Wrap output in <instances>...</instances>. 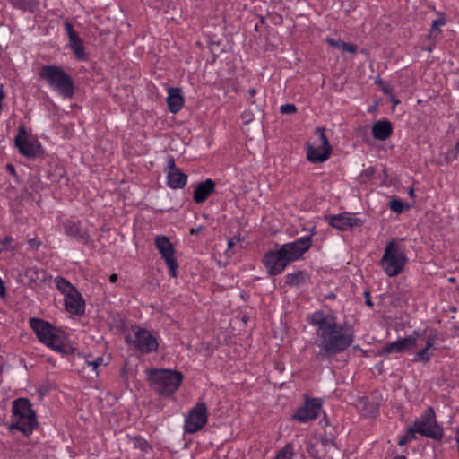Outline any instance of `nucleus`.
Instances as JSON below:
<instances>
[{
  "instance_id": "nucleus-1",
  "label": "nucleus",
  "mask_w": 459,
  "mask_h": 459,
  "mask_svg": "<svg viewBox=\"0 0 459 459\" xmlns=\"http://www.w3.org/2000/svg\"><path fill=\"white\" fill-rule=\"evenodd\" d=\"M307 322L316 327L314 343L318 348L316 357L319 360L333 359L345 351L354 342L353 332L350 326L337 323L333 313L326 314L317 310L307 316Z\"/></svg>"
},
{
  "instance_id": "nucleus-2",
  "label": "nucleus",
  "mask_w": 459,
  "mask_h": 459,
  "mask_svg": "<svg viewBox=\"0 0 459 459\" xmlns=\"http://www.w3.org/2000/svg\"><path fill=\"white\" fill-rule=\"evenodd\" d=\"M312 235L283 245L275 244L276 248L266 252L262 260L268 274H281L290 264L300 259L312 246Z\"/></svg>"
},
{
  "instance_id": "nucleus-3",
  "label": "nucleus",
  "mask_w": 459,
  "mask_h": 459,
  "mask_svg": "<svg viewBox=\"0 0 459 459\" xmlns=\"http://www.w3.org/2000/svg\"><path fill=\"white\" fill-rule=\"evenodd\" d=\"M30 326L40 342L61 354L69 353L70 347L65 343L66 336L63 331L37 317L30 319Z\"/></svg>"
},
{
  "instance_id": "nucleus-4",
  "label": "nucleus",
  "mask_w": 459,
  "mask_h": 459,
  "mask_svg": "<svg viewBox=\"0 0 459 459\" xmlns=\"http://www.w3.org/2000/svg\"><path fill=\"white\" fill-rule=\"evenodd\" d=\"M36 412L31 408V403L27 398H17L12 403V421L9 430L21 431L25 437H29L38 428Z\"/></svg>"
},
{
  "instance_id": "nucleus-5",
  "label": "nucleus",
  "mask_w": 459,
  "mask_h": 459,
  "mask_svg": "<svg viewBox=\"0 0 459 459\" xmlns=\"http://www.w3.org/2000/svg\"><path fill=\"white\" fill-rule=\"evenodd\" d=\"M184 376L180 371L153 368L149 372L152 388L160 395L169 397L181 385Z\"/></svg>"
},
{
  "instance_id": "nucleus-6",
  "label": "nucleus",
  "mask_w": 459,
  "mask_h": 459,
  "mask_svg": "<svg viewBox=\"0 0 459 459\" xmlns=\"http://www.w3.org/2000/svg\"><path fill=\"white\" fill-rule=\"evenodd\" d=\"M39 75L62 97H73L74 92L73 79L62 67L56 65H45L40 68Z\"/></svg>"
},
{
  "instance_id": "nucleus-7",
  "label": "nucleus",
  "mask_w": 459,
  "mask_h": 459,
  "mask_svg": "<svg viewBox=\"0 0 459 459\" xmlns=\"http://www.w3.org/2000/svg\"><path fill=\"white\" fill-rule=\"evenodd\" d=\"M407 257L403 250L391 240L387 243L385 253L381 258V266L389 277L398 275L403 270Z\"/></svg>"
},
{
  "instance_id": "nucleus-8",
  "label": "nucleus",
  "mask_w": 459,
  "mask_h": 459,
  "mask_svg": "<svg viewBox=\"0 0 459 459\" xmlns=\"http://www.w3.org/2000/svg\"><path fill=\"white\" fill-rule=\"evenodd\" d=\"M418 434L435 440H440L443 437V429L437 424L436 413L431 406L417 418L412 425Z\"/></svg>"
},
{
  "instance_id": "nucleus-9",
  "label": "nucleus",
  "mask_w": 459,
  "mask_h": 459,
  "mask_svg": "<svg viewBox=\"0 0 459 459\" xmlns=\"http://www.w3.org/2000/svg\"><path fill=\"white\" fill-rule=\"evenodd\" d=\"M207 406L204 402H198L189 411L184 421V431L194 434L201 430L207 423Z\"/></svg>"
},
{
  "instance_id": "nucleus-10",
  "label": "nucleus",
  "mask_w": 459,
  "mask_h": 459,
  "mask_svg": "<svg viewBox=\"0 0 459 459\" xmlns=\"http://www.w3.org/2000/svg\"><path fill=\"white\" fill-rule=\"evenodd\" d=\"M126 342L132 343L134 347L143 354L154 352L159 348L156 337L147 329L136 327L134 337H126Z\"/></svg>"
},
{
  "instance_id": "nucleus-11",
  "label": "nucleus",
  "mask_w": 459,
  "mask_h": 459,
  "mask_svg": "<svg viewBox=\"0 0 459 459\" xmlns=\"http://www.w3.org/2000/svg\"><path fill=\"white\" fill-rule=\"evenodd\" d=\"M155 247L161 255V257L165 261L171 277L176 278L178 276V264L175 257V247L170 242L169 238L163 235H158L154 241Z\"/></svg>"
},
{
  "instance_id": "nucleus-12",
  "label": "nucleus",
  "mask_w": 459,
  "mask_h": 459,
  "mask_svg": "<svg viewBox=\"0 0 459 459\" xmlns=\"http://www.w3.org/2000/svg\"><path fill=\"white\" fill-rule=\"evenodd\" d=\"M325 221L333 228L339 230H351L361 226L364 221L360 218L354 217L351 213L343 212L336 215H326Z\"/></svg>"
},
{
  "instance_id": "nucleus-13",
  "label": "nucleus",
  "mask_w": 459,
  "mask_h": 459,
  "mask_svg": "<svg viewBox=\"0 0 459 459\" xmlns=\"http://www.w3.org/2000/svg\"><path fill=\"white\" fill-rule=\"evenodd\" d=\"M322 403L319 399H308L292 415L294 420L305 423L316 420L321 410Z\"/></svg>"
},
{
  "instance_id": "nucleus-14",
  "label": "nucleus",
  "mask_w": 459,
  "mask_h": 459,
  "mask_svg": "<svg viewBox=\"0 0 459 459\" xmlns=\"http://www.w3.org/2000/svg\"><path fill=\"white\" fill-rule=\"evenodd\" d=\"M15 146L19 152L28 159H35L43 154L41 144L38 141H30L27 138L17 135L14 139Z\"/></svg>"
},
{
  "instance_id": "nucleus-15",
  "label": "nucleus",
  "mask_w": 459,
  "mask_h": 459,
  "mask_svg": "<svg viewBox=\"0 0 459 459\" xmlns=\"http://www.w3.org/2000/svg\"><path fill=\"white\" fill-rule=\"evenodd\" d=\"M413 346V338H400L395 342L385 343L381 351H379L378 355L384 356L392 353H404L410 350H412Z\"/></svg>"
},
{
  "instance_id": "nucleus-16",
  "label": "nucleus",
  "mask_w": 459,
  "mask_h": 459,
  "mask_svg": "<svg viewBox=\"0 0 459 459\" xmlns=\"http://www.w3.org/2000/svg\"><path fill=\"white\" fill-rule=\"evenodd\" d=\"M65 234L77 240L78 242L87 245L91 240L88 230L82 227L81 222L68 221L65 224Z\"/></svg>"
},
{
  "instance_id": "nucleus-17",
  "label": "nucleus",
  "mask_w": 459,
  "mask_h": 459,
  "mask_svg": "<svg viewBox=\"0 0 459 459\" xmlns=\"http://www.w3.org/2000/svg\"><path fill=\"white\" fill-rule=\"evenodd\" d=\"M215 182L211 178H207L206 180L198 183L193 193L194 201L196 204L205 202L208 197L215 192Z\"/></svg>"
},
{
  "instance_id": "nucleus-18",
  "label": "nucleus",
  "mask_w": 459,
  "mask_h": 459,
  "mask_svg": "<svg viewBox=\"0 0 459 459\" xmlns=\"http://www.w3.org/2000/svg\"><path fill=\"white\" fill-rule=\"evenodd\" d=\"M84 300L77 290H75V293L65 296V307L71 314L82 315L84 313Z\"/></svg>"
},
{
  "instance_id": "nucleus-19",
  "label": "nucleus",
  "mask_w": 459,
  "mask_h": 459,
  "mask_svg": "<svg viewBox=\"0 0 459 459\" xmlns=\"http://www.w3.org/2000/svg\"><path fill=\"white\" fill-rule=\"evenodd\" d=\"M167 103L171 113H178L183 107L184 98L179 88H169L167 97Z\"/></svg>"
},
{
  "instance_id": "nucleus-20",
  "label": "nucleus",
  "mask_w": 459,
  "mask_h": 459,
  "mask_svg": "<svg viewBox=\"0 0 459 459\" xmlns=\"http://www.w3.org/2000/svg\"><path fill=\"white\" fill-rule=\"evenodd\" d=\"M393 132L392 124L386 120H379L372 126V134L378 141H385Z\"/></svg>"
},
{
  "instance_id": "nucleus-21",
  "label": "nucleus",
  "mask_w": 459,
  "mask_h": 459,
  "mask_svg": "<svg viewBox=\"0 0 459 459\" xmlns=\"http://www.w3.org/2000/svg\"><path fill=\"white\" fill-rule=\"evenodd\" d=\"M187 175L179 169L174 172H168L167 184L172 189H181L187 183Z\"/></svg>"
},
{
  "instance_id": "nucleus-22",
  "label": "nucleus",
  "mask_w": 459,
  "mask_h": 459,
  "mask_svg": "<svg viewBox=\"0 0 459 459\" xmlns=\"http://www.w3.org/2000/svg\"><path fill=\"white\" fill-rule=\"evenodd\" d=\"M436 339V335L428 336L426 340V346L414 355L412 360L414 362H421L424 364L429 362L432 356L429 351L434 346Z\"/></svg>"
},
{
  "instance_id": "nucleus-23",
  "label": "nucleus",
  "mask_w": 459,
  "mask_h": 459,
  "mask_svg": "<svg viewBox=\"0 0 459 459\" xmlns=\"http://www.w3.org/2000/svg\"><path fill=\"white\" fill-rule=\"evenodd\" d=\"M69 46L77 60H79V61H87L88 60L89 57L85 51V48L83 46V41L80 37L69 41Z\"/></svg>"
},
{
  "instance_id": "nucleus-24",
  "label": "nucleus",
  "mask_w": 459,
  "mask_h": 459,
  "mask_svg": "<svg viewBox=\"0 0 459 459\" xmlns=\"http://www.w3.org/2000/svg\"><path fill=\"white\" fill-rule=\"evenodd\" d=\"M307 273L304 270H299L295 273H288L285 276V283L289 286H298L306 282L307 280Z\"/></svg>"
},
{
  "instance_id": "nucleus-25",
  "label": "nucleus",
  "mask_w": 459,
  "mask_h": 459,
  "mask_svg": "<svg viewBox=\"0 0 459 459\" xmlns=\"http://www.w3.org/2000/svg\"><path fill=\"white\" fill-rule=\"evenodd\" d=\"M445 24L446 19L443 14H440V16L437 19L432 22L428 35L429 40L435 41L442 31L441 27L444 26Z\"/></svg>"
},
{
  "instance_id": "nucleus-26",
  "label": "nucleus",
  "mask_w": 459,
  "mask_h": 459,
  "mask_svg": "<svg viewBox=\"0 0 459 459\" xmlns=\"http://www.w3.org/2000/svg\"><path fill=\"white\" fill-rule=\"evenodd\" d=\"M12 4L17 9L30 13H34L39 6L38 0H12Z\"/></svg>"
},
{
  "instance_id": "nucleus-27",
  "label": "nucleus",
  "mask_w": 459,
  "mask_h": 459,
  "mask_svg": "<svg viewBox=\"0 0 459 459\" xmlns=\"http://www.w3.org/2000/svg\"><path fill=\"white\" fill-rule=\"evenodd\" d=\"M56 287L65 296H67L70 293H75V288L64 277L58 276L55 279Z\"/></svg>"
},
{
  "instance_id": "nucleus-28",
  "label": "nucleus",
  "mask_w": 459,
  "mask_h": 459,
  "mask_svg": "<svg viewBox=\"0 0 459 459\" xmlns=\"http://www.w3.org/2000/svg\"><path fill=\"white\" fill-rule=\"evenodd\" d=\"M316 133L318 134L319 140L321 141L322 147L324 150L325 157L323 158V160H328V158L330 157L331 152H332V146L325 134V129L322 127H317Z\"/></svg>"
},
{
  "instance_id": "nucleus-29",
  "label": "nucleus",
  "mask_w": 459,
  "mask_h": 459,
  "mask_svg": "<svg viewBox=\"0 0 459 459\" xmlns=\"http://www.w3.org/2000/svg\"><path fill=\"white\" fill-rule=\"evenodd\" d=\"M45 272L43 270H39L37 267H28L24 271L25 277L30 282H37L39 281H44Z\"/></svg>"
},
{
  "instance_id": "nucleus-30",
  "label": "nucleus",
  "mask_w": 459,
  "mask_h": 459,
  "mask_svg": "<svg viewBox=\"0 0 459 459\" xmlns=\"http://www.w3.org/2000/svg\"><path fill=\"white\" fill-rule=\"evenodd\" d=\"M324 157H325L324 151L322 152H319L316 148H315L313 145L307 143V158L310 162H312V163L324 162L326 160H323Z\"/></svg>"
},
{
  "instance_id": "nucleus-31",
  "label": "nucleus",
  "mask_w": 459,
  "mask_h": 459,
  "mask_svg": "<svg viewBox=\"0 0 459 459\" xmlns=\"http://www.w3.org/2000/svg\"><path fill=\"white\" fill-rule=\"evenodd\" d=\"M389 208L392 212L400 214L403 212L404 210H408L410 208V205L406 203H403L401 200L398 199H393L389 202Z\"/></svg>"
},
{
  "instance_id": "nucleus-32",
  "label": "nucleus",
  "mask_w": 459,
  "mask_h": 459,
  "mask_svg": "<svg viewBox=\"0 0 459 459\" xmlns=\"http://www.w3.org/2000/svg\"><path fill=\"white\" fill-rule=\"evenodd\" d=\"M294 455L293 445L288 443L277 454L274 459H292Z\"/></svg>"
},
{
  "instance_id": "nucleus-33",
  "label": "nucleus",
  "mask_w": 459,
  "mask_h": 459,
  "mask_svg": "<svg viewBox=\"0 0 459 459\" xmlns=\"http://www.w3.org/2000/svg\"><path fill=\"white\" fill-rule=\"evenodd\" d=\"M104 362V359L102 357H97L92 360L86 359V364L88 367H91L92 368L93 373L95 376H98V368L102 365Z\"/></svg>"
},
{
  "instance_id": "nucleus-34",
  "label": "nucleus",
  "mask_w": 459,
  "mask_h": 459,
  "mask_svg": "<svg viewBox=\"0 0 459 459\" xmlns=\"http://www.w3.org/2000/svg\"><path fill=\"white\" fill-rule=\"evenodd\" d=\"M134 446L143 452H147L152 448L148 442L141 437L134 438Z\"/></svg>"
},
{
  "instance_id": "nucleus-35",
  "label": "nucleus",
  "mask_w": 459,
  "mask_h": 459,
  "mask_svg": "<svg viewBox=\"0 0 459 459\" xmlns=\"http://www.w3.org/2000/svg\"><path fill=\"white\" fill-rule=\"evenodd\" d=\"M65 29L66 30L69 41H71V40H73V39H74L79 37L77 32L74 30V26H73V24L71 22H65Z\"/></svg>"
},
{
  "instance_id": "nucleus-36",
  "label": "nucleus",
  "mask_w": 459,
  "mask_h": 459,
  "mask_svg": "<svg viewBox=\"0 0 459 459\" xmlns=\"http://www.w3.org/2000/svg\"><path fill=\"white\" fill-rule=\"evenodd\" d=\"M280 111L281 114L292 115L297 112V108L294 104H284L281 106Z\"/></svg>"
},
{
  "instance_id": "nucleus-37",
  "label": "nucleus",
  "mask_w": 459,
  "mask_h": 459,
  "mask_svg": "<svg viewBox=\"0 0 459 459\" xmlns=\"http://www.w3.org/2000/svg\"><path fill=\"white\" fill-rule=\"evenodd\" d=\"M320 443L322 444V446L324 447H328V446H336V444H335V441H334V438L333 437H327V436H324L320 438Z\"/></svg>"
},
{
  "instance_id": "nucleus-38",
  "label": "nucleus",
  "mask_w": 459,
  "mask_h": 459,
  "mask_svg": "<svg viewBox=\"0 0 459 459\" xmlns=\"http://www.w3.org/2000/svg\"><path fill=\"white\" fill-rule=\"evenodd\" d=\"M416 434H418V432L416 431V429L413 427H410L407 429V431L403 437H404V438L407 439L408 442H410V441L416 439Z\"/></svg>"
},
{
  "instance_id": "nucleus-39",
  "label": "nucleus",
  "mask_w": 459,
  "mask_h": 459,
  "mask_svg": "<svg viewBox=\"0 0 459 459\" xmlns=\"http://www.w3.org/2000/svg\"><path fill=\"white\" fill-rule=\"evenodd\" d=\"M342 48L343 52H349V53H356L358 47L355 44L352 43H346L343 41V44H342Z\"/></svg>"
},
{
  "instance_id": "nucleus-40",
  "label": "nucleus",
  "mask_w": 459,
  "mask_h": 459,
  "mask_svg": "<svg viewBox=\"0 0 459 459\" xmlns=\"http://www.w3.org/2000/svg\"><path fill=\"white\" fill-rule=\"evenodd\" d=\"M6 170L14 178L15 182H19V176L17 175V172L15 170V168L13 164L8 163L6 165Z\"/></svg>"
},
{
  "instance_id": "nucleus-41",
  "label": "nucleus",
  "mask_w": 459,
  "mask_h": 459,
  "mask_svg": "<svg viewBox=\"0 0 459 459\" xmlns=\"http://www.w3.org/2000/svg\"><path fill=\"white\" fill-rule=\"evenodd\" d=\"M168 172H174L178 169H179L176 164H175V160H174V158L169 156V159H168Z\"/></svg>"
},
{
  "instance_id": "nucleus-42",
  "label": "nucleus",
  "mask_w": 459,
  "mask_h": 459,
  "mask_svg": "<svg viewBox=\"0 0 459 459\" xmlns=\"http://www.w3.org/2000/svg\"><path fill=\"white\" fill-rule=\"evenodd\" d=\"M307 453L315 459H318L319 458V455H318V452L317 450L316 449V446L315 445H308L307 446Z\"/></svg>"
},
{
  "instance_id": "nucleus-43",
  "label": "nucleus",
  "mask_w": 459,
  "mask_h": 459,
  "mask_svg": "<svg viewBox=\"0 0 459 459\" xmlns=\"http://www.w3.org/2000/svg\"><path fill=\"white\" fill-rule=\"evenodd\" d=\"M326 42L331 46L334 48H342V44H343V41L342 40H336L332 38H328L326 39Z\"/></svg>"
},
{
  "instance_id": "nucleus-44",
  "label": "nucleus",
  "mask_w": 459,
  "mask_h": 459,
  "mask_svg": "<svg viewBox=\"0 0 459 459\" xmlns=\"http://www.w3.org/2000/svg\"><path fill=\"white\" fill-rule=\"evenodd\" d=\"M377 82L381 87V90L383 91V92L385 94H391L392 93L391 88L389 86L385 85L381 79H378Z\"/></svg>"
},
{
  "instance_id": "nucleus-45",
  "label": "nucleus",
  "mask_w": 459,
  "mask_h": 459,
  "mask_svg": "<svg viewBox=\"0 0 459 459\" xmlns=\"http://www.w3.org/2000/svg\"><path fill=\"white\" fill-rule=\"evenodd\" d=\"M421 336V333L420 332V330H414L412 334L410 335V336H407L406 338H413L414 339V346H413V349H415L417 347V340L418 338H420Z\"/></svg>"
},
{
  "instance_id": "nucleus-46",
  "label": "nucleus",
  "mask_w": 459,
  "mask_h": 459,
  "mask_svg": "<svg viewBox=\"0 0 459 459\" xmlns=\"http://www.w3.org/2000/svg\"><path fill=\"white\" fill-rule=\"evenodd\" d=\"M364 297H365V299H365V303H366V305H367L368 307H372L374 304H373V302H372V300H371V299H370V293H369V291H365V292H364Z\"/></svg>"
},
{
  "instance_id": "nucleus-47",
  "label": "nucleus",
  "mask_w": 459,
  "mask_h": 459,
  "mask_svg": "<svg viewBox=\"0 0 459 459\" xmlns=\"http://www.w3.org/2000/svg\"><path fill=\"white\" fill-rule=\"evenodd\" d=\"M257 91L256 89L255 88H252L248 91V94L250 96L249 98V102L252 104V105H255L256 100H252V98L256 94Z\"/></svg>"
},
{
  "instance_id": "nucleus-48",
  "label": "nucleus",
  "mask_w": 459,
  "mask_h": 459,
  "mask_svg": "<svg viewBox=\"0 0 459 459\" xmlns=\"http://www.w3.org/2000/svg\"><path fill=\"white\" fill-rule=\"evenodd\" d=\"M6 297V290L4 287V283L0 278V298H5Z\"/></svg>"
},
{
  "instance_id": "nucleus-49",
  "label": "nucleus",
  "mask_w": 459,
  "mask_h": 459,
  "mask_svg": "<svg viewBox=\"0 0 459 459\" xmlns=\"http://www.w3.org/2000/svg\"><path fill=\"white\" fill-rule=\"evenodd\" d=\"M454 152H455V150H450L449 152H447L446 153L445 160H446V163H449L455 159V158H452V155Z\"/></svg>"
},
{
  "instance_id": "nucleus-50",
  "label": "nucleus",
  "mask_w": 459,
  "mask_h": 459,
  "mask_svg": "<svg viewBox=\"0 0 459 459\" xmlns=\"http://www.w3.org/2000/svg\"><path fill=\"white\" fill-rule=\"evenodd\" d=\"M29 242H30V245L33 248H36V249H37V248H39V244H40V242H39V241H38V240H37V239H35V238L30 239Z\"/></svg>"
},
{
  "instance_id": "nucleus-51",
  "label": "nucleus",
  "mask_w": 459,
  "mask_h": 459,
  "mask_svg": "<svg viewBox=\"0 0 459 459\" xmlns=\"http://www.w3.org/2000/svg\"><path fill=\"white\" fill-rule=\"evenodd\" d=\"M365 172H366V175H368V176H373V175L375 174V172H376V169H375V168H374V167H368V168L365 170Z\"/></svg>"
},
{
  "instance_id": "nucleus-52",
  "label": "nucleus",
  "mask_w": 459,
  "mask_h": 459,
  "mask_svg": "<svg viewBox=\"0 0 459 459\" xmlns=\"http://www.w3.org/2000/svg\"><path fill=\"white\" fill-rule=\"evenodd\" d=\"M390 95H391V101L394 104V106L398 105L400 103V100L392 93Z\"/></svg>"
},
{
  "instance_id": "nucleus-53",
  "label": "nucleus",
  "mask_w": 459,
  "mask_h": 459,
  "mask_svg": "<svg viewBox=\"0 0 459 459\" xmlns=\"http://www.w3.org/2000/svg\"><path fill=\"white\" fill-rule=\"evenodd\" d=\"M407 443H408V441H407V439H406V438H404V437H403V436L402 437H400V439L398 440V445H399L400 446H404V445H405V444H407Z\"/></svg>"
},
{
  "instance_id": "nucleus-54",
  "label": "nucleus",
  "mask_w": 459,
  "mask_h": 459,
  "mask_svg": "<svg viewBox=\"0 0 459 459\" xmlns=\"http://www.w3.org/2000/svg\"><path fill=\"white\" fill-rule=\"evenodd\" d=\"M13 241V238L11 237H5L4 241L1 243L2 246L10 244Z\"/></svg>"
},
{
  "instance_id": "nucleus-55",
  "label": "nucleus",
  "mask_w": 459,
  "mask_h": 459,
  "mask_svg": "<svg viewBox=\"0 0 459 459\" xmlns=\"http://www.w3.org/2000/svg\"><path fill=\"white\" fill-rule=\"evenodd\" d=\"M26 134V129L24 126H20L19 127V134L18 135H21V137H22V135H25Z\"/></svg>"
},
{
  "instance_id": "nucleus-56",
  "label": "nucleus",
  "mask_w": 459,
  "mask_h": 459,
  "mask_svg": "<svg viewBox=\"0 0 459 459\" xmlns=\"http://www.w3.org/2000/svg\"><path fill=\"white\" fill-rule=\"evenodd\" d=\"M117 281V275L113 273L109 276V281L115 283Z\"/></svg>"
},
{
  "instance_id": "nucleus-57",
  "label": "nucleus",
  "mask_w": 459,
  "mask_h": 459,
  "mask_svg": "<svg viewBox=\"0 0 459 459\" xmlns=\"http://www.w3.org/2000/svg\"><path fill=\"white\" fill-rule=\"evenodd\" d=\"M235 245V241L233 239H230L228 241V248H231Z\"/></svg>"
},
{
  "instance_id": "nucleus-58",
  "label": "nucleus",
  "mask_w": 459,
  "mask_h": 459,
  "mask_svg": "<svg viewBox=\"0 0 459 459\" xmlns=\"http://www.w3.org/2000/svg\"><path fill=\"white\" fill-rule=\"evenodd\" d=\"M200 230H201V228H198V229H191V230H190V233H191L192 235H194V234H197V233L200 231Z\"/></svg>"
},
{
  "instance_id": "nucleus-59",
  "label": "nucleus",
  "mask_w": 459,
  "mask_h": 459,
  "mask_svg": "<svg viewBox=\"0 0 459 459\" xmlns=\"http://www.w3.org/2000/svg\"><path fill=\"white\" fill-rule=\"evenodd\" d=\"M336 298V295L333 292H331L327 295V299H334Z\"/></svg>"
},
{
  "instance_id": "nucleus-60",
  "label": "nucleus",
  "mask_w": 459,
  "mask_h": 459,
  "mask_svg": "<svg viewBox=\"0 0 459 459\" xmlns=\"http://www.w3.org/2000/svg\"><path fill=\"white\" fill-rule=\"evenodd\" d=\"M393 459H407L404 455H397L394 456Z\"/></svg>"
},
{
  "instance_id": "nucleus-61",
  "label": "nucleus",
  "mask_w": 459,
  "mask_h": 459,
  "mask_svg": "<svg viewBox=\"0 0 459 459\" xmlns=\"http://www.w3.org/2000/svg\"><path fill=\"white\" fill-rule=\"evenodd\" d=\"M413 194H414V190H413V188H411V189L409 191V195H410L411 196H412V195H413Z\"/></svg>"
},
{
  "instance_id": "nucleus-62",
  "label": "nucleus",
  "mask_w": 459,
  "mask_h": 459,
  "mask_svg": "<svg viewBox=\"0 0 459 459\" xmlns=\"http://www.w3.org/2000/svg\"><path fill=\"white\" fill-rule=\"evenodd\" d=\"M449 281L453 282L455 281V278H450Z\"/></svg>"
}]
</instances>
